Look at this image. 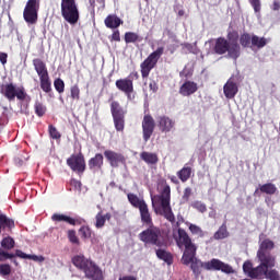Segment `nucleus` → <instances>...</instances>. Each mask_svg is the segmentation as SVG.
Masks as SVG:
<instances>
[{"label":"nucleus","instance_id":"1","mask_svg":"<svg viewBox=\"0 0 280 280\" xmlns=\"http://www.w3.org/2000/svg\"><path fill=\"white\" fill-rule=\"evenodd\" d=\"M175 242L178 248H184L182 264L184 266H189L190 264V268L196 279H198V277L202 275V268L205 270H211L207 267L208 264H211V260L202 262V260L196 258L198 246L195 245L194 241H191V237L189 236L187 231H185V229H177V237H175Z\"/></svg>","mask_w":280,"mask_h":280},{"label":"nucleus","instance_id":"2","mask_svg":"<svg viewBox=\"0 0 280 280\" xmlns=\"http://www.w3.org/2000/svg\"><path fill=\"white\" fill-rule=\"evenodd\" d=\"M72 264L78 268V270H82L84 272L86 279L104 280L102 269H100L93 260L84 257V255H77L72 257Z\"/></svg>","mask_w":280,"mask_h":280},{"label":"nucleus","instance_id":"3","mask_svg":"<svg viewBox=\"0 0 280 280\" xmlns=\"http://www.w3.org/2000/svg\"><path fill=\"white\" fill-rule=\"evenodd\" d=\"M161 186L162 190L160 191L159 200L162 211L160 212V215H163V218H165L167 222H171V224H176V217L170 205V202H172V188L167 185V180L165 179L161 182Z\"/></svg>","mask_w":280,"mask_h":280},{"label":"nucleus","instance_id":"4","mask_svg":"<svg viewBox=\"0 0 280 280\" xmlns=\"http://www.w3.org/2000/svg\"><path fill=\"white\" fill-rule=\"evenodd\" d=\"M0 93L5 97L9 102H14V100H19V102H28L32 100L27 92H25V88L14 85V83H7L0 86Z\"/></svg>","mask_w":280,"mask_h":280},{"label":"nucleus","instance_id":"5","mask_svg":"<svg viewBox=\"0 0 280 280\" xmlns=\"http://www.w3.org/2000/svg\"><path fill=\"white\" fill-rule=\"evenodd\" d=\"M144 229L145 230L141 232V240L144 244H153V246H158L159 248L167 246L160 228L149 225Z\"/></svg>","mask_w":280,"mask_h":280},{"label":"nucleus","instance_id":"6","mask_svg":"<svg viewBox=\"0 0 280 280\" xmlns=\"http://www.w3.org/2000/svg\"><path fill=\"white\" fill-rule=\"evenodd\" d=\"M61 16L70 25L80 21V9L75 0H61Z\"/></svg>","mask_w":280,"mask_h":280},{"label":"nucleus","instance_id":"7","mask_svg":"<svg viewBox=\"0 0 280 280\" xmlns=\"http://www.w3.org/2000/svg\"><path fill=\"white\" fill-rule=\"evenodd\" d=\"M110 113L117 132H124L126 128V110L121 107V104L117 101H113L110 104Z\"/></svg>","mask_w":280,"mask_h":280},{"label":"nucleus","instance_id":"8","mask_svg":"<svg viewBox=\"0 0 280 280\" xmlns=\"http://www.w3.org/2000/svg\"><path fill=\"white\" fill-rule=\"evenodd\" d=\"M38 10H40V0H27L23 19L28 25H36L38 23Z\"/></svg>","mask_w":280,"mask_h":280},{"label":"nucleus","instance_id":"9","mask_svg":"<svg viewBox=\"0 0 280 280\" xmlns=\"http://www.w3.org/2000/svg\"><path fill=\"white\" fill-rule=\"evenodd\" d=\"M164 48L159 47L155 51H153L141 65V73L142 78H148L150 75V71L156 67V62L163 56Z\"/></svg>","mask_w":280,"mask_h":280},{"label":"nucleus","instance_id":"10","mask_svg":"<svg viewBox=\"0 0 280 280\" xmlns=\"http://www.w3.org/2000/svg\"><path fill=\"white\" fill-rule=\"evenodd\" d=\"M67 165L70 167L72 172L75 174H84L86 172V160L84 159V154L82 152L78 154H71L70 158L67 159Z\"/></svg>","mask_w":280,"mask_h":280},{"label":"nucleus","instance_id":"11","mask_svg":"<svg viewBox=\"0 0 280 280\" xmlns=\"http://www.w3.org/2000/svg\"><path fill=\"white\" fill-rule=\"evenodd\" d=\"M133 80H139V72H131L128 78L116 81V88L125 95H130L135 91Z\"/></svg>","mask_w":280,"mask_h":280},{"label":"nucleus","instance_id":"12","mask_svg":"<svg viewBox=\"0 0 280 280\" xmlns=\"http://www.w3.org/2000/svg\"><path fill=\"white\" fill-rule=\"evenodd\" d=\"M104 156L109 163L110 167H119V165H126V156L124 154L115 152L113 150H105Z\"/></svg>","mask_w":280,"mask_h":280},{"label":"nucleus","instance_id":"13","mask_svg":"<svg viewBox=\"0 0 280 280\" xmlns=\"http://www.w3.org/2000/svg\"><path fill=\"white\" fill-rule=\"evenodd\" d=\"M52 222H66V224H70L71 226H80L86 222L84 219L77 217L71 218L67 214L54 213L51 215Z\"/></svg>","mask_w":280,"mask_h":280},{"label":"nucleus","instance_id":"14","mask_svg":"<svg viewBox=\"0 0 280 280\" xmlns=\"http://www.w3.org/2000/svg\"><path fill=\"white\" fill-rule=\"evenodd\" d=\"M208 269L211 270H221V272H224L225 275H234L235 269L229 264L222 262V260L212 258L210 262L207 265Z\"/></svg>","mask_w":280,"mask_h":280},{"label":"nucleus","instance_id":"15","mask_svg":"<svg viewBox=\"0 0 280 280\" xmlns=\"http://www.w3.org/2000/svg\"><path fill=\"white\" fill-rule=\"evenodd\" d=\"M154 118L150 115H144L142 121V130H143V139L144 141H149L150 137H152L154 132Z\"/></svg>","mask_w":280,"mask_h":280},{"label":"nucleus","instance_id":"16","mask_svg":"<svg viewBox=\"0 0 280 280\" xmlns=\"http://www.w3.org/2000/svg\"><path fill=\"white\" fill-rule=\"evenodd\" d=\"M279 189L277 185L273 183L260 184L258 188L255 189L254 196H261V194H266L267 196H275Z\"/></svg>","mask_w":280,"mask_h":280},{"label":"nucleus","instance_id":"17","mask_svg":"<svg viewBox=\"0 0 280 280\" xmlns=\"http://www.w3.org/2000/svg\"><path fill=\"white\" fill-rule=\"evenodd\" d=\"M198 91V83L194 81H186L179 88V95L183 97H189Z\"/></svg>","mask_w":280,"mask_h":280},{"label":"nucleus","instance_id":"18","mask_svg":"<svg viewBox=\"0 0 280 280\" xmlns=\"http://www.w3.org/2000/svg\"><path fill=\"white\" fill-rule=\"evenodd\" d=\"M141 222L143 229L148 226H154V222H152V215L150 214L148 205L143 199L141 200Z\"/></svg>","mask_w":280,"mask_h":280},{"label":"nucleus","instance_id":"19","mask_svg":"<svg viewBox=\"0 0 280 280\" xmlns=\"http://www.w3.org/2000/svg\"><path fill=\"white\" fill-rule=\"evenodd\" d=\"M88 165L91 172H97L102 170V167H104V155L102 153H96L95 156L89 160Z\"/></svg>","mask_w":280,"mask_h":280},{"label":"nucleus","instance_id":"20","mask_svg":"<svg viewBox=\"0 0 280 280\" xmlns=\"http://www.w3.org/2000/svg\"><path fill=\"white\" fill-rule=\"evenodd\" d=\"M175 124L176 122L167 116H160L158 118V126H159V129L161 130V132H171L172 128H174Z\"/></svg>","mask_w":280,"mask_h":280},{"label":"nucleus","instance_id":"21","mask_svg":"<svg viewBox=\"0 0 280 280\" xmlns=\"http://www.w3.org/2000/svg\"><path fill=\"white\" fill-rule=\"evenodd\" d=\"M213 51L214 54H218V56H224V54L229 51V39L224 37L217 38L213 47Z\"/></svg>","mask_w":280,"mask_h":280},{"label":"nucleus","instance_id":"22","mask_svg":"<svg viewBox=\"0 0 280 280\" xmlns=\"http://www.w3.org/2000/svg\"><path fill=\"white\" fill-rule=\"evenodd\" d=\"M238 91L240 89L237 88V83L233 82L232 80H229L223 86V93L226 100H233V97L237 95Z\"/></svg>","mask_w":280,"mask_h":280},{"label":"nucleus","instance_id":"23","mask_svg":"<svg viewBox=\"0 0 280 280\" xmlns=\"http://www.w3.org/2000/svg\"><path fill=\"white\" fill-rule=\"evenodd\" d=\"M33 67L39 78H45L49 75V71L47 70V65L45 63V61H43V59L40 58L33 59Z\"/></svg>","mask_w":280,"mask_h":280},{"label":"nucleus","instance_id":"24","mask_svg":"<svg viewBox=\"0 0 280 280\" xmlns=\"http://www.w3.org/2000/svg\"><path fill=\"white\" fill-rule=\"evenodd\" d=\"M104 24L108 30H117L119 25H124V21H121L117 14H109L105 18Z\"/></svg>","mask_w":280,"mask_h":280},{"label":"nucleus","instance_id":"25","mask_svg":"<svg viewBox=\"0 0 280 280\" xmlns=\"http://www.w3.org/2000/svg\"><path fill=\"white\" fill-rule=\"evenodd\" d=\"M228 56L232 58V60H237L240 56H242V47L237 42L228 44Z\"/></svg>","mask_w":280,"mask_h":280},{"label":"nucleus","instance_id":"26","mask_svg":"<svg viewBox=\"0 0 280 280\" xmlns=\"http://www.w3.org/2000/svg\"><path fill=\"white\" fill-rule=\"evenodd\" d=\"M14 229V219H10L5 214H0V233L8 231L10 233Z\"/></svg>","mask_w":280,"mask_h":280},{"label":"nucleus","instance_id":"27","mask_svg":"<svg viewBox=\"0 0 280 280\" xmlns=\"http://www.w3.org/2000/svg\"><path fill=\"white\" fill-rule=\"evenodd\" d=\"M155 255L159 259H161L162 261H165V264H167V266H172L174 264V256L172 255V253L159 248L155 250Z\"/></svg>","mask_w":280,"mask_h":280},{"label":"nucleus","instance_id":"28","mask_svg":"<svg viewBox=\"0 0 280 280\" xmlns=\"http://www.w3.org/2000/svg\"><path fill=\"white\" fill-rule=\"evenodd\" d=\"M191 167L187 166V164L177 172V178H179V180H182V183H187V180H189V178H191Z\"/></svg>","mask_w":280,"mask_h":280},{"label":"nucleus","instance_id":"29","mask_svg":"<svg viewBox=\"0 0 280 280\" xmlns=\"http://www.w3.org/2000/svg\"><path fill=\"white\" fill-rule=\"evenodd\" d=\"M141 159L148 165H156L159 163V155L156 153L142 152Z\"/></svg>","mask_w":280,"mask_h":280},{"label":"nucleus","instance_id":"30","mask_svg":"<svg viewBox=\"0 0 280 280\" xmlns=\"http://www.w3.org/2000/svg\"><path fill=\"white\" fill-rule=\"evenodd\" d=\"M266 45H268V39H266V37H259L257 35H252L250 49H253V47H257V49H264V47H266Z\"/></svg>","mask_w":280,"mask_h":280},{"label":"nucleus","instance_id":"31","mask_svg":"<svg viewBox=\"0 0 280 280\" xmlns=\"http://www.w3.org/2000/svg\"><path fill=\"white\" fill-rule=\"evenodd\" d=\"M39 84L44 93H51V79H49V74L46 77H39Z\"/></svg>","mask_w":280,"mask_h":280},{"label":"nucleus","instance_id":"32","mask_svg":"<svg viewBox=\"0 0 280 280\" xmlns=\"http://www.w3.org/2000/svg\"><path fill=\"white\" fill-rule=\"evenodd\" d=\"M229 237V230L226 229V222H224L219 230L214 233V240H226Z\"/></svg>","mask_w":280,"mask_h":280},{"label":"nucleus","instance_id":"33","mask_svg":"<svg viewBox=\"0 0 280 280\" xmlns=\"http://www.w3.org/2000/svg\"><path fill=\"white\" fill-rule=\"evenodd\" d=\"M253 43V35L248 33H243L240 36V45L244 48L250 47Z\"/></svg>","mask_w":280,"mask_h":280},{"label":"nucleus","instance_id":"34","mask_svg":"<svg viewBox=\"0 0 280 280\" xmlns=\"http://www.w3.org/2000/svg\"><path fill=\"white\" fill-rule=\"evenodd\" d=\"M0 244L2 248H4V250H12L16 243L14 242V238H12L11 236H7L2 238Z\"/></svg>","mask_w":280,"mask_h":280},{"label":"nucleus","instance_id":"35","mask_svg":"<svg viewBox=\"0 0 280 280\" xmlns=\"http://www.w3.org/2000/svg\"><path fill=\"white\" fill-rule=\"evenodd\" d=\"M127 198H128L130 205H132V207H135L136 209H139V211H141V199H139L137 195L130 192L127 195Z\"/></svg>","mask_w":280,"mask_h":280},{"label":"nucleus","instance_id":"36","mask_svg":"<svg viewBox=\"0 0 280 280\" xmlns=\"http://www.w3.org/2000/svg\"><path fill=\"white\" fill-rule=\"evenodd\" d=\"M34 108L37 117H44L45 113H47V107L40 102H35Z\"/></svg>","mask_w":280,"mask_h":280},{"label":"nucleus","instance_id":"37","mask_svg":"<svg viewBox=\"0 0 280 280\" xmlns=\"http://www.w3.org/2000/svg\"><path fill=\"white\" fill-rule=\"evenodd\" d=\"M190 233H192V235H198V237H205V231H202V228L194 224V223H189L188 226Z\"/></svg>","mask_w":280,"mask_h":280},{"label":"nucleus","instance_id":"38","mask_svg":"<svg viewBox=\"0 0 280 280\" xmlns=\"http://www.w3.org/2000/svg\"><path fill=\"white\" fill-rule=\"evenodd\" d=\"M48 132L49 137L51 139H55L56 141H58V139H61L62 137V135H60V131H58V129L54 125L48 126Z\"/></svg>","mask_w":280,"mask_h":280},{"label":"nucleus","instance_id":"39","mask_svg":"<svg viewBox=\"0 0 280 280\" xmlns=\"http://www.w3.org/2000/svg\"><path fill=\"white\" fill-rule=\"evenodd\" d=\"M79 233L82 237V240H89L91 238L92 232H91V228H89V225H83L79 229Z\"/></svg>","mask_w":280,"mask_h":280},{"label":"nucleus","instance_id":"40","mask_svg":"<svg viewBox=\"0 0 280 280\" xmlns=\"http://www.w3.org/2000/svg\"><path fill=\"white\" fill-rule=\"evenodd\" d=\"M68 240L71 244H77V246H80V238L78 237V234H75V230L68 231Z\"/></svg>","mask_w":280,"mask_h":280},{"label":"nucleus","instance_id":"41","mask_svg":"<svg viewBox=\"0 0 280 280\" xmlns=\"http://www.w3.org/2000/svg\"><path fill=\"white\" fill-rule=\"evenodd\" d=\"M191 207L192 209L199 211V213H207V205H205L202 201H194Z\"/></svg>","mask_w":280,"mask_h":280},{"label":"nucleus","instance_id":"42","mask_svg":"<svg viewBox=\"0 0 280 280\" xmlns=\"http://www.w3.org/2000/svg\"><path fill=\"white\" fill-rule=\"evenodd\" d=\"M70 97L71 100H80V86L78 84L70 88Z\"/></svg>","mask_w":280,"mask_h":280},{"label":"nucleus","instance_id":"43","mask_svg":"<svg viewBox=\"0 0 280 280\" xmlns=\"http://www.w3.org/2000/svg\"><path fill=\"white\" fill-rule=\"evenodd\" d=\"M95 226L96 229H103V226L106 224V220L104 219V214H102V211H100L96 215H95Z\"/></svg>","mask_w":280,"mask_h":280},{"label":"nucleus","instance_id":"44","mask_svg":"<svg viewBox=\"0 0 280 280\" xmlns=\"http://www.w3.org/2000/svg\"><path fill=\"white\" fill-rule=\"evenodd\" d=\"M54 86L57 93H65V81L62 79L58 78L54 81Z\"/></svg>","mask_w":280,"mask_h":280},{"label":"nucleus","instance_id":"45","mask_svg":"<svg viewBox=\"0 0 280 280\" xmlns=\"http://www.w3.org/2000/svg\"><path fill=\"white\" fill-rule=\"evenodd\" d=\"M139 40V35L137 33L128 32L125 34L126 43H137Z\"/></svg>","mask_w":280,"mask_h":280},{"label":"nucleus","instance_id":"46","mask_svg":"<svg viewBox=\"0 0 280 280\" xmlns=\"http://www.w3.org/2000/svg\"><path fill=\"white\" fill-rule=\"evenodd\" d=\"M12 272V267L8 264L0 265V275L2 277H8Z\"/></svg>","mask_w":280,"mask_h":280},{"label":"nucleus","instance_id":"47","mask_svg":"<svg viewBox=\"0 0 280 280\" xmlns=\"http://www.w3.org/2000/svg\"><path fill=\"white\" fill-rule=\"evenodd\" d=\"M228 43H237L240 40V33L232 31L228 33Z\"/></svg>","mask_w":280,"mask_h":280},{"label":"nucleus","instance_id":"48","mask_svg":"<svg viewBox=\"0 0 280 280\" xmlns=\"http://www.w3.org/2000/svg\"><path fill=\"white\" fill-rule=\"evenodd\" d=\"M14 254H10L0 248V261H7V259H14Z\"/></svg>","mask_w":280,"mask_h":280},{"label":"nucleus","instance_id":"49","mask_svg":"<svg viewBox=\"0 0 280 280\" xmlns=\"http://www.w3.org/2000/svg\"><path fill=\"white\" fill-rule=\"evenodd\" d=\"M191 194H192L191 187H186L182 196L183 202H189V198H191Z\"/></svg>","mask_w":280,"mask_h":280},{"label":"nucleus","instance_id":"50","mask_svg":"<svg viewBox=\"0 0 280 280\" xmlns=\"http://www.w3.org/2000/svg\"><path fill=\"white\" fill-rule=\"evenodd\" d=\"M249 3L255 12H261V0H249Z\"/></svg>","mask_w":280,"mask_h":280},{"label":"nucleus","instance_id":"51","mask_svg":"<svg viewBox=\"0 0 280 280\" xmlns=\"http://www.w3.org/2000/svg\"><path fill=\"white\" fill-rule=\"evenodd\" d=\"M119 40H121V35L119 33V30H116L113 32L112 36H110V42H115V43H119Z\"/></svg>","mask_w":280,"mask_h":280},{"label":"nucleus","instance_id":"52","mask_svg":"<svg viewBox=\"0 0 280 280\" xmlns=\"http://www.w3.org/2000/svg\"><path fill=\"white\" fill-rule=\"evenodd\" d=\"M70 185L71 187H74V189H82V182L75 178L70 179Z\"/></svg>","mask_w":280,"mask_h":280},{"label":"nucleus","instance_id":"53","mask_svg":"<svg viewBox=\"0 0 280 280\" xmlns=\"http://www.w3.org/2000/svg\"><path fill=\"white\" fill-rule=\"evenodd\" d=\"M13 255H15L14 257H20V259H27L28 257V254L23 253L21 249H16Z\"/></svg>","mask_w":280,"mask_h":280},{"label":"nucleus","instance_id":"54","mask_svg":"<svg viewBox=\"0 0 280 280\" xmlns=\"http://www.w3.org/2000/svg\"><path fill=\"white\" fill-rule=\"evenodd\" d=\"M27 259H32L33 261H45V258L43 256L37 255H28Z\"/></svg>","mask_w":280,"mask_h":280},{"label":"nucleus","instance_id":"55","mask_svg":"<svg viewBox=\"0 0 280 280\" xmlns=\"http://www.w3.org/2000/svg\"><path fill=\"white\" fill-rule=\"evenodd\" d=\"M0 62L1 65H8V54L0 52Z\"/></svg>","mask_w":280,"mask_h":280},{"label":"nucleus","instance_id":"56","mask_svg":"<svg viewBox=\"0 0 280 280\" xmlns=\"http://www.w3.org/2000/svg\"><path fill=\"white\" fill-rule=\"evenodd\" d=\"M184 49H186L189 54H194V45L186 43L183 45Z\"/></svg>","mask_w":280,"mask_h":280},{"label":"nucleus","instance_id":"57","mask_svg":"<svg viewBox=\"0 0 280 280\" xmlns=\"http://www.w3.org/2000/svg\"><path fill=\"white\" fill-rule=\"evenodd\" d=\"M171 183H173L174 185H180V182L178 180V177H176L175 175L168 176Z\"/></svg>","mask_w":280,"mask_h":280},{"label":"nucleus","instance_id":"58","mask_svg":"<svg viewBox=\"0 0 280 280\" xmlns=\"http://www.w3.org/2000/svg\"><path fill=\"white\" fill-rule=\"evenodd\" d=\"M183 222H185V218H183V215H177V222L175 223V226H177V229L180 226V224H183Z\"/></svg>","mask_w":280,"mask_h":280},{"label":"nucleus","instance_id":"59","mask_svg":"<svg viewBox=\"0 0 280 280\" xmlns=\"http://www.w3.org/2000/svg\"><path fill=\"white\" fill-rule=\"evenodd\" d=\"M272 10H275V11H279V10H280V3H279V1H273Z\"/></svg>","mask_w":280,"mask_h":280},{"label":"nucleus","instance_id":"60","mask_svg":"<svg viewBox=\"0 0 280 280\" xmlns=\"http://www.w3.org/2000/svg\"><path fill=\"white\" fill-rule=\"evenodd\" d=\"M119 280H137V278L132 276H124L122 278H119Z\"/></svg>","mask_w":280,"mask_h":280},{"label":"nucleus","instance_id":"61","mask_svg":"<svg viewBox=\"0 0 280 280\" xmlns=\"http://www.w3.org/2000/svg\"><path fill=\"white\" fill-rule=\"evenodd\" d=\"M103 218L106 220H110L113 218V214H110V212H107L105 215H103Z\"/></svg>","mask_w":280,"mask_h":280},{"label":"nucleus","instance_id":"62","mask_svg":"<svg viewBox=\"0 0 280 280\" xmlns=\"http://www.w3.org/2000/svg\"><path fill=\"white\" fill-rule=\"evenodd\" d=\"M178 16H185V10L180 9L178 12H177Z\"/></svg>","mask_w":280,"mask_h":280},{"label":"nucleus","instance_id":"63","mask_svg":"<svg viewBox=\"0 0 280 280\" xmlns=\"http://www.w3.org/2000/svg\"><path fill=\"white\" fill-rule=\"evenodd\" d=\"M90 5H91L92 8H95V0H90Z\"/></svg>","mask_w":280,"mask_h":280},{"label":"nucleus","instance_id":"64","mask_svg":"<svg viewBox=\"0 0 280 280\" xmlns=\"http://www.w3.org/2000/svg\"><path fill=\"white\" fill-rule=\"evenodd\" d=\"M109 187H116L115 182L109 183Z\"/></svg>","mask_w":280,"mask_h":280}]
</instances>
